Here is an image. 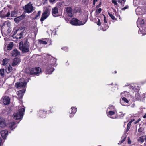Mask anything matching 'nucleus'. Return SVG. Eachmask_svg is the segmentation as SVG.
I'll return each instance as SVG.
<instances>
[{"mask_svg":"<svg viewBox=\"0 0 146 146\" xmlns=\"http://www.w3.org/2000/svg\"><path fill=\"white\" fill-rule=\"evenodd\" d=\"M19 48L23 53H26L29 52V44L27 39L24 43L21 44L20 42L19 44Z\"/></svg>","mask_w":146,"mask_h":146,"instance_id":"obj_1","label":"nucleus"},{"mask_svg":"<svg viewBox=\"0 0 146 146\" xmlns=\"http://www.w3.org/2000/svg\"><path fill=\"white\" fill-rule=\"evenodd\" d=\"M25 111V108H21L16 113L13 114V118L14 119H20L23 118Z\"/></svg>","mask_w":146,"mask_h":146,"instance_id":"obj_2","label":"nucleus"},{"mask_svg":"<svg viewBox=\"0 0 146 146\" xmlns=\"http://www.w3.org/2000/svg\"><path fill=\"white\" fill-rule=\"evenodd\" d=\"M137 23V27L139 29L138 31L139 33L143 35L146 34V33L145 31V30H144L143 29H142V27L141 28H140L141 26H142L143 25L144 23V20L141 18H139Z\"/></svg>","mask_w":146,"mask_h":146,"instance_id":"obj_3","label":"nucleus"},{"mask_svg":"<svg viewBox=\"0 0 146 146\" xmlns=\"http://www.w3.org/2000/svg\"><path fill=\"white\" fill-rule=\"evenodd\" d=\"M50 12V9L48 8H45L42 14V17L40 19L41 21H42L46 19L49 16Z\"/></svg>","mask_w":146,"mask_h":146,"instance_id":"obj_4","label":"nucleus"},{"mask_svg":"<svg viewBox=\"0 0 146 146\" xmlns=\"http://www.w3.org/2000/svg\"><path fill=\"white\" fill-rule=\"evenodd\" d=\"M41 72V69L40 68L36 67L31 69L30 70V74L31 75H38Z\"/></svg>","mask_w":146,"mask_h":146,"instance_id":"obj_5","label":"nucleus"},{"mask_svg":"<svg viewBox=\"0 0 146 146\" xmlns=\"http://www.w3.org/2000/svg\"><path fill=\"white\" fill-rule=\"evenodd\" d=\"M86 21L84 23H82L81 21L78 20L74 18L70 21V23L72 25H80L84 24Z\"/></svg>","mask_w":146,"mask_h":146,"instance_id":"obj_6","label":"nucleus"},{"mask_svg":"<svg viewBox=\"0 0 146 146\" xmlns=\"http://www.w3.org/2000/svg\"><path fill=\"white\" fill-rule=\"evenodd\" d=\"M11 13L10 11L7 12L3 10L0 11V17L1 18L9 17Z\"/></svg>","mask_w":146,"mask_h":146,"instance_id":"obj_7","label":"nucleus"},{"mask_svg":"<svg viewBox=\"0 0 146 146\" xmlns=\"http://www.w3.org/2000/svg\"><path fill=\"white\" fill-rule=\"evenodd\" d=\"M23 32L20 30L17 29L14 32L13 36L17 39L21 38L22 36Z\"/></svg>","mask_w":146,"mask_h":146,"instance_id":"obj_8","label":"nucleus"},{"mask_svg":"<svg viewBox=\"0 0 146 146\" xmlns=\"http://www.w3.org/2000/svg\"><path fill=\"white\" fill-rule=\"evenodd\" d=\"M24 9L26 12L28 13H31L34 9L33 7L32 4L29 3L28 4L25 5Z\"/></svg>","mask_w":146,"mask_h":146,"instance_id":"obj_9","label":"nucleus"},{"mask_svg":"<svg viewBox=\"0 0 146 146\" xmlns=\"http://www.w3.org/2000/svg\"><path fill=\"white\" fill-rule=\"evenodd\" d=\"M106 113L108 116L112 119H115L117 118V115H115V112L113 111L109 110L108 111H106Z\"/></svg>","mask_w":146,"mask_h":146,"instance_id":"obj_10","label":"nucleus"},{"mask_svg":"<svg viewBox=\"0 0 146 146\" xmlns=\"http://www.w3.org/2000/svg\"><path fill=\"white\" fill-rule=\"evenodd\" d=\"M48 58L49 60V64L52 66L54 65L56 62V59L51 56H49Z\"/></svg>","mask_w":146,"mask_h":146,"instance_id":"obj_11","label":"nucleus"},{"mask_svg":"<svg viewBox=\"0 0 146 146\" xmlns=\"http://www.w3.org/2000/svg\"><path fill=\"white\" fill-rule=\"evenodd\" d=\"M129 98H126L125 97H123L121 99L120 103L123 106H125V103H128L129 102Z\"/></svg>","mask_w":146,"mask_h":146,"instance_id":"obj_12","label":"nucleus"},{"mask_svg":"<svg viewBox=\"0 0 146 146\" xmlns=\"http://www.w3.org/2000/svg\"><path fill=\"white\" fill-rule=\"evenodd\" d=\"M27 83L25 82H17L15 83V86L18 88L20 89L21 88L24 87L26 85Z\"/></svg>","mask_w":146,"mask_h":146,"instance_id":"obj_13","label":"nucleus"},{"mask_svg":"<svg viewBox=\"0 0 146 146\" xmlns=\"http://www.w3.org/2000/svg\"><path fill=\"white\" fill-rule=\"evenodd\" d=\"M48 66L45 71V73L47 74H51L53 71L54 69L52 66L48 65Z\"/></svg>","mask_w":146,"mask_h":146,"instance_id":"obj_14","label":"nucleus"},{"mask_svg":"<svg viewBox=\"0 0 146 146\" xmlns=\"http://www.w3.org/2000/svg\"><path fill=\"white\" fill-rule=\"evenodd\" d=\"M52 13L54 17H56L59 15L58 8L57 7H55L54 8L52 9Z\"/></svg>","mask_w":146,"mask_h":146,"instance_id":"obj_15","label":"nucleus"},{"mask_svg":"<svg viewBox=\"0 0 146 146\" xmlns=\"http://www.w3.org/2000/svg\"><path fill=\"white\" fill-rule=\"evenodd\" d=\"M66 11L69 16L72 17L73 16V13L72 9L70 7H67L66 8Z\"/></svg>","mask_w":146,"mask_h":146,"instance_id":"obj_16","label":"nucleus"},{"mask_svg":"<svg viewBox=\"0 0 146 146\" xmlns=\"http://www.w3.org/2000/svg\"><path fill=\"white\" fill-rule=\"evenodd\" d=\"M1 136L4 139H5L8 134V131L7 130H2L1 131Z\"/></svg>","mask_w":146,"mask_h":146,"instance_id":"obj_17","label":"nucleus"},{"mask_svg":"<svg viewBox=\"0 0 146 146\" xmlns=\"http://www.w3.org/2000/svg\"><path fill=\"white\" fill-rule=\"evenodd\" d=\"M25 91V89H23L17 92V95L19 98H21L23 97Z\"/></svg>","mask_w":146,"mask_h":146,"instance_id":"obj_18","label":"nucleus"},{"mask_svg":"<svg viewBox=\"0 0 146 146\" xmlns=\"http://www.w3.org/2000/svg\"><path fill=\"white\" fill-rule=\"evenodd\" d=\"M71 112L70 114V117H72L74 116V114L77 111V108L75 107H73L71 108Z\"/></svg>","mask_w":146,"mask_h":146,"instance_id":"obj_19","label":"nucleus"},{"mask_svg":"<svg viewBox=\"0 0 146 146\" xmlns=\"http://www.w3.org/2000/svg\"><path fill=\"white\" fill-rule=\"evenodd\" d=\"M3 101L5 105L9 104L10 103V99L9 97L5 96L4 98Z\"/></svg>","mask_w":146,"mask_h":146,"instance_id":"obj_20","label":"nucleus"},{"mask_svg":"<svg viewBox=\"0 0 146 146\" xmlns=\"http://www.w3.org/2000/svg\"><path fill=\"white\" fill-rule=\"evenodd\" d=\"M6 125L5 120L2 118H0V127H3Z\"/></svg>","mask_w":146,"mask_h":146,"instance_id":"obj_21","label":"nucleus"},{"mask_svg":"<svg viewBox=\"0 0 146 146\" xmlns=\"http://www.w3.org/2000/svg\"><path fill=\"white\" fill-rule=\"evenodd\" d=\"M20 59L19 58H15L12 64V65L13 66H15L17 65L18 63L19 62Z\"/></svg>","mask_w":146,"mask_h":146,"instance_id":"obj_22","label":"nucleus"},{"mask_svg":"<svg viewBox=\"0 0 146 146\" xmlns=\"http://www.w3.org/2000/svg\"><path fill=\"white\" fill-rule=\"evenodd\" d=\"M20 53L19 52L17 49L14 50L12 52V56L14 57H15L19 55Z\"/></svg>","mask_w":146,"mask_h":146,"instance_id":"obj_23","label":"nucleus"},{"mask_svg":"<svg viewBox=\"0 0 146 146\" xmlns=\"http://www.w3.org/2000/svg\"><path fill=\"white\" fill-rule=\"evenodd\" d=\"M121 95L123 97L129 98L130 96L129 93L127 91H124L121 93Z\"/></svg>","mask_w":146,"mask_h":146,"instance_id":"obj_24","label":"nucleus"},{"mask_svg":"<svg viewBox=\"0 0 146 146\" xmlns=\"http://www.w3.org/2000/svg\"><path fill=\"white\" fill-rule=\"evenodd\" d=\"M15 123L14 122L10 123L9 124L10 129L11 130H13V129L15 127Z\"/></svg>","mask_w":146,"mask_h":146,"instance_id":"obj_25","label":"nucleus"},{"mask_svg":"<svg viewBox=\"0 0 146 146\" xmlns=\"http://www.w3.org/2000/svg\"><path fill=\"white\" fill-rule=\"evenodd\" d=\"M46 113V111H43L42 110H40L39 113L40 114V116L42 117H44Z\"/></svg>","mask_w":146,"mask_h":146,"instance_id":"obj_26","label":"nucleus"},{"mask_svg":"<svg viewBox=\"0 0 146 146\" xmlns=\"http://www.w3.org/2000/svg\"><path fill=\"white\" fill-rule=\"evenodd\" d=\"M9 61V59L6 58L3 59L2 61V64L3 65H6Z\"/></svg>","mask_w":146,"mask_h":146,"instance_id":"obj_27","label":"nucleus"},{"mask_svg":"<svg viewBox=\"0 0 146 146\" xmlns=\"http://www.w3.org/2000/svg\"><path fill=\"white\" fill-rule=\"evenodd\" d=\"M12 67L10 64H9V66L6 68V71L7 73H10L12 71Z\"/></svg>","mask_w":146,"mask_h":146,"instance_id":"obj_28","label":"nucleus"},{"mask_svg":"<svg viewBox=\"0 0 146 146\" xmlns=\"http://www.w3.org/2000/svg\"><path fill=\"white\" fill-rule=\"evenodd\" d=\"M133 4L136 5H140V0H133Z\"/></svg>","mask_w":146,"mask_h":146,"instance_id":"obj_29","label":"nucleus"},{"mask_svg":"<svg viewBox=\"0 0 146 146\" xmlns=\"http://www.w3.org/2000/svg\"><path fill=\"white\" fill-rule=\"evenodd\" d=\"M13 46V42H11L7 46V50H11Z\"/></svg>","mask_w":146,"mask_h":146,"instance_id":"obj_30","label":"nucleus"},{"mask_svg":"<svg viewBox=\"0 0 146 146\" xmlns=\"http://www.w3.org/2000/svg\"><path fill=\"white\" fill-rule=\"evenodd\" d=\"M115 109V108L114 106L113 105L110 106L109 107H108L107 109V111H108L109 110H113V111Z\"/></svg>","mask_w":146,"mask_h":146,"instance_id":"obj_31","label":"nucleus"},{"mask_svg":"<svg viewBox=\"0 0 146 146\" xmlns=\"http://www.w3.org/2000/svg\"><path fill=\"white\" fill-rule=\"evenodd\" d=\"M144 141V138L142 136L140 137L138 139V141L139 142H141V143H143Z\"/></svg>","mask_w":146,"mask_h":146,"instance_id":"obj_32","label":"nucleus"},{"mask_svg":"<svg viewBox=\"0 0 146 146\" xmlns=\"http://www.w3.org/2000/svg\"><path fill=\"white\" fill-rule=\"evenodd\" d=\"M124 114H123L122 112H120L119 113V114L117 115V118L119 117V118H121L123 117L124 115Z\"/></svg>","mask_w":146,"mask_h":146,"instance_id":"obj_33","label":"nucleus"},{"mask_svg":"<svg viewBox=\"0 0 146 146\" xmlns=\"http://www.w3.org/2000/svg\"><path fill=\"white\" fill-rule=\"evenodd\" d=\"M11 16L14 17H16L17 15V13L15 11H12L11 13Z\"/></svg>","mask_w":146,"mask_h":146,"instance_id":"obj_34","label":"nucleus"},{"mask_svg":"<svg viewBox=\"0 0 146 146\" xmlns=\"http://www.w3.org/2000/svg\"><path fill=\"white\" fill-rule=\"evenodd\" d=\"M119 3L121 4V5H123L125 2L126 0H117Z\"/></svg>","mask_w":146,"mask_h":146,"instance_id":"obj_35","label":"nucleus"},{"mask_svg":"<svg viewBox=\"0 0 146 146\" xmlns=\"http://www.w3.org/2000/svg\"><path fill=\"white\" fill-rule=\"evenodd\" d=\"M25 17V15L24 14H23L21 15L20 16L17 17L20 20L24 18Z\"/></svg>","mask_w":146,"mask_h":146,"instance_id":"obj_36","label":"nucleus"},{"mask_svg":"<svg viewBox=\"0 0 146 146\" xmlns=\"http://www.w3.org/2000/svg\"><path fill=\"white\" fill-rule=\"evenodd\" d=\"M41 11H38L37 13V14H36V17H35V19H37L38 17H39L40 16V14L41 13Z\"/></svg>","mask_w":146,"mask_h":146,"instance_id":"obj_37","label":"nucleus"},{"mask_svg":"<svg viewBox=\"0 0 146 146\" xmlns=\"http://www.w3.org/2000/svg\"><path fill=\"white\" fill-rule=\"evenodd\" d=\"M39 43L41 44H47L46 42L42 40H39Z\"/></svg>","mask_w":146,"mask_h":146,"instance_id":"obj_38","label":"nucleus"},{"mask_svg":"<svg viewBox=\"0 0 146 146\" xmlns=\"http://www.w3.org/2000/svg\"><path fill=\"white\" fill-rule=\"evenodd\" d=\"M102 11V9L100 8L98 9L96 11V13L97 15H98Z\"/></svg>","mask_w":146,"mask_h":146,"instance_id":"obj_39","label":"nucleus"},{"mask_svg":"<svg viewBox=\"0 0 146 146\" xmlns=\"http://www.w3.org/2000/svg\"><path fill=\"white\" fill-rule=\"evenodd\" d=\"M4 69H1L0 70V74L1 76H3L4 75Z\"/></svg>","mask_w":146,"mask_h":146,"instance_id":"obj_40","label":"nucleus"},{"mask_svg":"<svg viewBox=\"0 0 146 146\" xmlns=\"http://www.w3.org/2000/svg\"><path fill=\"white\" fill-rule=\"evenodd\" d=\"M108 15L112 19L114 20L115 19V17L113 15L111 14L109 12H108Z\"/></svg>","mask_w":146,"mask_h":146,"instance_id":"obj_41","label":"nucleus"},{"mask_svg":"<svg viewBox=\"0 0 146 146\" xmlns=\"http://www.w3.org/2000/svg\"><path fill=\"white\" fill-rule=\"evenodd\" d=\"M126 139V137H125L121 141H119V143H118V144L119 145L121 144L122 143L125 141V140Z\"/></svg>","mask_w":146,"mask_h":146,"instance_id":"obj_42","label":"nucleus"},{"mask_svg":"<svg viewBox=\"0 0 146 146\" xmlns=\"http://www.w3.org/2000/svg\"><path fill=\"white\" fill-rule=\"evenodd\" d=\"M112 2L115 5H117L118 4L117 2V1L115 0H112Z\"/></svg>","mask_w":146,"mask_h":146,"instance_id":"obj_43","label":"nucleus"},{"mask_svg":"<svg viewBox=\"0 0 146 146\" xmlns=\"http://www.w3.org/2000/svg\"><path fill=\"white\" fill-rule=\"evenodd\" d=\"M144 130V129L143 128L141 127L139 128L138 130V131L139 132H142Z\"/></svg>","mask_w":146,"mask_h":146,"instance_id":"obj_44","label":"nucleus"},{"mask_svg":"<svg viewBox=\"0 0 146 146\" xmlns=\"http://www.w3.org/2000/svg\"><path fill=\"white\" fill-rule=\"evenodd\" d=\"M14 20L15 21L16 23H18L19 21H20L19 19L17 17L14 19Z\"/></svg>","mask_w":146,"mask_h":146,"instance_id":"obj_45","label":"nucleus"},{"mask_svg":"<svg viewBox=\"0 0 146 146\" xmlns=\"http://www.w3.org/2000/svg\"><path fill=\"white\" fill-rule=\"evenodd\" d=\"M128 7L129 6L128 5H126L125 7L122 8L121 10H125L126 9H128Z\"/></svg>","mask_w":146,"mask_h":146,"instance_id":"obj_46","label":"nucleus"},{"mask_svg":"<svg viewBox=\"0 0 146 146\" xmlns=\"http://www.w3.org/2000/svg\"><path fill=\"white\" fill-rule=\"evenodd\" d=\"M5 25V22H4L3 23H2V24H1L0 25V26L1 27V31H2V27L4 26V25Z\"/></svg>","mask_w":146,"mask_h":146,"instance_id":"obj_47","label":"nucleus"},{"mask_svg":"<svg viewBox=\"0 0 146 146\" xmlns=\"http://www.w3.org/2000/svg\"><path fill=\"white\" fill-rule=\"evenodd\" d=\"M11 30H12L11 28L10 27H9L7 31L8 33H9L11 32Z\"/></svg>","mask_w":146,"mask_h":146,"instance_id":"obj_48","label":"nucleus"},{"mask_svg":"<svg viewBox=\"0 0 146 146\" xmlns=\"http://www.w3.org/2000/svg\"><path fill=\"white\" fill-rule=\"evenodd\" d=\"M97 24L98 26H100L101 25V22L100 19H98V21L97 22Z\"/></svg>","mask_w":146,"mask_h":146,"instance_id":"obj_49","label":"nucleus"},{"mask_svg":"<svg viewBox=\"0 0 146 146\" xmlns=\"http://www.w3.org/2000/svg\"><path fill=\"white\" fill-rule=\"evenodd\" d=\"M102 16L104 17V23H107V21H106V19L105 16L104 15H103Z\"/></svg>","mask_w":146,"mask_h":146,"instance_id":"obj_50","label":"nucleus"},{"mask_svg":"<svg viewBox=\"0 0 146 146\" xmlns=\"http://www.w3.org/2000/svg\"><path fill=\"white\" fill-rule=\"evenodd\" d=\"M130 127V126H129L127 125V129H126V133H127L128 132V130L129 129Z\"/></svg>","mask_w":146,"mask_h":146,"instance_id":"obj_51","label":"nucleus"},{"mask_svg":"<svg viewBox=\"0 0 146 146\" xmlns=\"http://www.w3.org/2000/svg\"><path fill=\"white\" fill-rule=\"evenodd\" d=\"M62 49L66 51H67L68 50V48L66 47L62 48Z\"/></svg>","mask_w":146,"mask_h":146,"instance_id":"obj_52","label":"nucleus"},{"mask_svg":"<svg viewBox=\"0 0 146 146\" xmlns=\"http://www.w3.org/2000/svg\"><path fill=\"white\" fill-rule=\"evenodd\" d=\"M131 141L130 138H128V143L129 144H131Z\"/></svg>","mask_w":146,"mask_h":146,"instance_id":"obj_53","label":"nucleus"},{"mask_svg":"<svg viewBox=\"0 0 146 146\" xmlns=\"http://www.w3.org/2000/svg\"><path fill=\"white\" fill-rule=\"evenodd\" d=\"M129 88H130V89H134V87L133 86H131V85H129Z\"/></svg>","mask_w":146,"mask_h":146,"instance_id":"obj_54","label":"nucleus"},{"mask_svg":"<svg viewBox=\"0 0 146 146\" xmlns=\"http://www.w3.org/2000/svg\"><path fill=\"white\" fill-rule=\"evenodd\" d=\"M132 122V121H130L128 123L127 125L130 126Z\"/></svg>","mask_w":146,"mask_h":146,"instance_id":"obj_55","label":"nucleus"},{"mask_svg":"<svg viewBox=\"0 0 146 146\" xmlns=\"http://www.w3.org/2000/svg\"><path fill=\"white\" fill-rule=\"evenodd\" d=\"M101 5V3H100L98 5L96 6V8H98Z\"/></svg>","mask_w":146,"mask_h":146,"instance_id":"obj_56","label":"nucleus"},{"mask_svg":"<svg viewBox=\"0 0 146 146\" xmlns=\"http://www.w3.org/2000/svg\"><path fill=\"white\" fill-rule=\"evenodd\" d=\"M140 121V119H138L137 120V121H136L134 123L135 124H136V123H137L138 122H139Z\"/></svg>","mask_w":146,"mask_h":146,"instance_id":"obj_57","label":"nucleus"},{"mask_svg":"<svg viewBox=\"0 0 146 146\" xmlns=\"http://www.w3.org/2000/svg\"><path fill=\"white\" fill-rule=\"evenodd\" d=\"M135 104L134 103H133L131 105V106L132 108H133L135 106Z\"/></svg>","mask_w":146,"mask_h":146,"instance_id":"obj_58","label":"nucleus"},{"mask_svg":"<svg viewBox=\"0 0 146 146\" xmlns=\"http://www.w3.org/2000/svg\"><path fill=\"white\" fill-rule=\"evenodd\" d=\"M44 2H43V4H45L47 1V0H43Z\"/></svg>","mask_w":146,"mask_h":146,"instance_id":"obj_59","label":"nucleus"},{"mask_svg":"<svg viewBox=\"0 0 146 146\" xmlns=\"http://www.w3.org/2000/svg\"><path fill=\"white\" fill-rule=\"evenodd\" d=\"M10 25V22H8L7 23V25L8 26H9Z\"/></svg>","mask_w":146,"mask_h":146,"instance_id":"obj_60","label":"nucleus"},{"mask_svg":"<svg viewBox=\"0 0 146 146\" xmlns=\"http://www.w3.org/2000/svg\"><path fill=\"white\" fill-rule=\"evenodd\" d=\"M56 0H49V1L51 2H54Z\"/></svg>","mask_w":146,"mask_h":146,"instance_id":"obj_61","label":"nucleus"},{"mask_svg":"<svg viewBox=\"0 0 146 146\" xmlns=\"http://www.w3.org/2000/svg\"><path fill=\"white\" fill-rule=\"evenodd\" d=\"M143 118H146V113L145 114V115L143 116Z\"/></svg>","mask_w":146,"mask_h":146,"instance_id":"obj_62","label":"nucleus"},{"mask_svg":"<svg viewBox=\"0 0 146 146\" xmlns=\"http://www.w3.org/2000/svg\"><path fill=\"white\" fill-rule=\"evenodd\" d=\"M2 142V140L1 138H0V146H1V144Z\"/></svg>","mask_w":146,"mask_h":146,"instance_id":"obj_63","label":"nucleus"},{"mask_svg":"<svg viewBox=\"0 0 146 146\" xmlns=\"http://www.w3.org/2000/svg\"><path fill=\"white\" fill-rule=\"evenodd\" d=\"M98 0H93V2H97V1Z\"/></svg>","mask_w":146,"mask_h":146,"instance_id":"obj_64","label":"nucleus"}]
</instances>
